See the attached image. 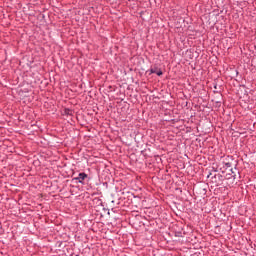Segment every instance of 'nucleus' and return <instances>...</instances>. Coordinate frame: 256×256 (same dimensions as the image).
<instances>
[{
  "mask_svg": "<svg viewBox=\"0 0 256 256\" xmlns=\"http://www.w3.org/2000/svg\"><path fill=\"white\" fill-rule=\"evenodd\" d=\"M76 181H78V183H82L83 181H85V179H87V174H85L84 172L79 173L78 177L74 178Z\"/></svg>",
  "mask_w": 256,
  "mask_h": 256,
  "instance_id": "1",
  "label": "nucleus"
},
{
  "mask_svg": "<svg viewBox=\"0 0 256 256\" xmlns=\"http://www.w3.org/2000/svg\"><path fill=\"white\" fill-rule=\"evenodd\" d=\"M194 256H203V254H201V252H199V251H196V252H194Z\"/></svg>",
  "mask_w": 256,
  "mask_h": 256,
  "instance_id": "4",
  "label": "nucleus"
},
{
  "mask_svg": "<svg viewBox=\"0 0 256 256\" xmlns=\"http://www.w3.org/2000/svg\"><path fill=\"white\" fill-rule=\"evenodd\" d=\"M156 75H158V77H161V75H163V71L161 70L156 71Z\"/></svg>",
  "mask_w": 256,
  "mask_h": 256,
  "instance_id": "3",
  "label": "nucleus"
},
{
  "mask_svg": "<svg viewBox=\"0 0 256 256\" xmlns=\"http://www.w3.org/2000/svg\"><path fill=\"white\" fill-rule=\"evenodd\" d=\"M149 71H150V75H153V73H157V70H155V68H151Z\"/></svg>",
  "mask_w": 256,
  "mask_h": 256,
  "instance_id": "2",
  "label": "nucleus"
}]
</instances>
